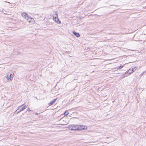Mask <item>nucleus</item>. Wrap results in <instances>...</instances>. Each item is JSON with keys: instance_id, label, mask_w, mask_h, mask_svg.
Instances as JSON below:
<instances>
[{"instance_id": "nucleus-13", "label": "nucleus", "mask_w": 146, "mask_h": 146, "mask_svg": "<svg viewBox=\"0 0 146 146\" xmlns=\"http://www.w3.org/2000/svg\"><path fill=\"white\" fill-rule=\"evenodd\" d=\"M35 114H36V115H37V114H38V113H35Z\"/></svg>"}, {"instance_id": "nucleus-9", "label": "nucleus", "mask_w": 146, "mask_h": 146, "mask_svg": "<svg viewBox=\"0 0 146 146\" xmlns=\"http://www.w3.org/2000/svg\"><path fill=\"white\" fill-rule=\"evenodd\" d=\"M57 99V98H56V99H54V100L52 101H51L48 104L50 106L52 105L56 101V100Z\"/></svg>"}, {"instance_id": "nucleus-1", "label": "nucleus", "mask_w": 146, "mask_h": 146, "mask_svg": "<svg viewBox=\"0 0 146 146\" xmlns=\"http://www.w3.org/2000/svg\"><path fill=\"white\" fill-rule=\"evenodd\" d=\"M68 128L69 129L73 131L85 130L87 129V128L86 126L83 125L75 124L69 125Z\"/></svg>"}, {"instance_id": "nucleus-6", "label": "nucleus", "mask_w": 146, "mask_h": 146, "mask_svg": "<svg viewBox=\"0 0 146 146\" xmlns=\"http://www.w3.org/2000/svg\"><path fill=\"white\" fill-rule=\"evenodd\" d=\"M137 68L136 67L133 68L131 71V72H129V71H131L130 69H129L128 71L127 72V73L129 74H130L132 72H133L134 71H135L136 69Z\"/></svg>"}, {"instance_id": "nucleus-3", "label": "nucleus", "mask_w": 146, "mask_h": 146, "mask_svg": "<svg viewBox=\"0 0 146 146\" xmlns=\"http://www.w3.org/2000/svg\"><path fill=\"white\" fill-rule=\"evenodd\" d=\"M53 20L57 23L60 24L61 23L60 21H59L58 18V15L57 13L54 15L53 17Z\"/></svg>"}, {"instance_id": "nucleus-8", "label": "nucleus", "mask_w": 146, "mask_h": 146, "mask_svg": "<svg viewBox=\"0 0 146 146\" xmlns=\"http://www.w3.org/2000/svg\"><path fill=\"white\" fill-rule=\"evenodd\" d=\"M72 33L73 34L76 36L77 37H78L80 36V35L78 33H76L74 31Z\"/></svg>"}, {"instance_id": "nucleus-2", "label": "nucleus", "mask_w": 146, "mask_h": 146, "mask_svg": "<svg viewBox=\"0 0 146 146\" xmlns=\"http://www.w3.org/2000/svg\"><path fill=\"white\" fill-rule=\"evenodd\" d=\"M14 74V72H12L9 74H7L6 75V78L7 79V81L8 82H11L13 79V76Z\"/></svg>"}, {"instance_id": "nucleus-11", "label": "nucleus", "mask_w": 146, "mask_h": 146, "mask_svg": "<svg viewBox=\"0 0 146 146\" xmlns=\"http://www.w3.org/2000/svg\"><path fill=\"white\" fill-rule=\"evenodd\" d=\"M123 66H121V65L120 66H119L118 67V69H120V68H123Z\"/></svg>"}, {"instance_id": "nucleus-10", "label": "nucleus", "mask_w": 146, "mask_h": 146, "mask_svg": "<svg viewBox=\"0 0 146 146\" xmlns=\"http://www.w3.org/2000/svg\"><path fill=\"white\" fill-rule=\"evenodd\" d=\"M69 113V112H68L67 110L64 113V115H68Z\"/></svg>"}, {"instance_id": "nucleus-14", "label": "nucleus", "mask_w": 146, "mask_h": 146, "mask_svg": "<svg viewBox=\"0 0 146 146\" xmlns=\"http://www.w3.org/2000/svg\"><path fill=\"white\" fill-rule=\"evenodd\" d=\"M129 72H131V71H130Z\"/></svg>"}, {"instance_id": "nucleus-4", "label": "nucleus", "mask_w": 146, "mask_h": 146, "mask_svg": "<svg viewBox=\"0 0 146 146\" xmlns=\"http://www.w3.org/2000/svg\"><path fill=\"white\" fill-rule=\"evenodd\" d=\"M21 16L22 17L24 18L27 20L29 19V16L25 12L22 13L21 14Z\"/></svg>"}, {"instance_id": "nucleus-7", "label": "nucleus", "mask_w": 146, "mask_h": 146, "mask_svg": "<svg viewBox=\"0 0 146 146\" xmlns=\"http://www.w3.org/2000/svg\"><path fill=\"white\" fill-rule=\"evenodd\" d=\"M27 106L26 105H23L19 106L18 109L20 110H24L26 109Z\"/></svg>"}, {"instance_id": "nucleus-12", "label": "nucleus", "mask_w": 146, "mask_h": 146, "mask_svg": "<svg viewBox=\"0 0 146 146\" xmlns=\"http://www.w3.org/2000/svg\"><path fill=\"white\" fill-rule=\"evenodd\" d=\"M20 111H19V112H17V113H19V112H20Z\"/></svg>"}, {"instance_id": "nucleus-5", "label": "nucleus", "mask_w": 146, "mask_h": 146, "mask_svg": "<svg viewBox=\"0 0 146 146\" xmlns=\"http://www.w3.org/2000/svg\"><path fill=\"white\" fill-rule=\"evenodd\" d=\"M27 21L28 22L31 23L33 24H34L35 23V21L34 20V19L33 18L30 17V16L29 17V19H28V20H27Z\"/></svg>"}]
</instances>
